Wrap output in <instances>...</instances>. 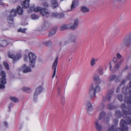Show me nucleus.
Masks as SVG:
<instances>
[{
    "instance_id": "obj_1",
    "label": "nucleus",
    "mask_w": 131,
    "mask_h": 131,
    "mask_svg": "<svg viewBox=\"0 0 131 131\" xmlns=\"http://www.w3.org/2000/svg\"><path fill=\"white\" fill-rule=\"evenodd\" d=\"M123 92L126 95L124 104L121 106L122 109L123 116L125 118V121L122 119L120 123L121 128H117V131H128V128L127 125H131V107L128 109L127 112L125 110L128 108L131 105V90L129 93H127L129 90H122Z\"/></svg>"
},
{
    "instance_id": "obj_2",
    "label": "nucleus",
    "mask_w": 131,
    "mask_h": 131,
    "mask_svg": "<svg viewBox=\"0 0 131 131\" xmlns=\"http://www.w3.org/2000/svg\"><path fill=\"white\" fill-rule=\"evenodd\" d=\"M34 6L35 5H34L30 7V11L33 10L36 12H40V14L45 17H47L50 16V14L48 10L39 7H37L34 8Z\"/></svg>"
},
{
    "instance_id": "obj_3",
    "label": "nucleus",
    "mask_w": 131,
    "mask_h": 131,
    "mask_svg": "<svg viewBox=\"0 0 131 131\" xmlns=\"http://www.w3.org/2000/svg\"><path fill=\"white\" fill-rule=\"evenodd\" d=\"M100 88L99 85L92 83L89 88V95L92 99H93L95 97L96 92L100 91Z\"/></svg>"
},
{
    "instance_id": "obj_4",
    "label": "nucleus",
    "mask_w": 131,
    "mask_h": 131,
    "mask_svg": "<svg viewBox=\"0 0 131 131\" xmlns=\"http://www.w3.org/2000/svg\"><path fill=\"white\" fill-rule=\"evenodd\" d=\"M0 76L1 78L0 79V89H4L5 88V85L6 83V75L4 71H2L0 73Z\"/></svg>"
},
{
    "instance_id": "obj_5",
    "label": "nucleus",
    "mask_w": 131,
    "mask_h": 131,
    "mask_svg": "<svg viewBox=\"0 0 131 131\" xmlns=\"http://www.w3.org/2000/svg\"><path fill=\"white\" fill-rule=\"evenodd\" d=\"M28 57L30 60V66L31 68H34L36 58V55L30 52L28 54Z\"/></svg>"
},
{
    "instance_id": "obj_6",
    "label": "nucleus",
    "mask_w": 131,
    "mask_h": 131,
    "mask_svg": "<svg viewBox=\"0 0 131 131\" xmlns=\"http://www.w3.org/2000/svg\"><path fill=\"white\" fill-rule=\"evenodd\" d=\"M112 93L113 92H108L106 96L103 97V102L101 103L100 104V108H102L104 107L105 105L104 102H106L107 101H110Z\"/></svg>"
},
{
    "instance_id": "obj_7",
    "label": "nucleus",
    "mask_w": 131,
    "mask_h": 131,
    "mask_svg": "<svg viewBox=\"0 0 131 131\" xmlns=\"http://www.w3.org/2000/svg\"><path fill=\"white\" fill-rule=\"evenodd\" d=\"M131 43V40L129 37H126L123 40L119 46L120 48H123L125 46H128Z\"/></svg>"
},
{
    "instance_id": "obj_8",
    "label": "nucleus",
    "mask_w": 131,
    "mask_h": 131,
    "mask_svg": "<svg viewBox=\"0 0 131 131\" xmlns=\"http://www.w3.org/2000/svg\"><path fill=\"white\" fill-rule=\"evenodd\" d=\"M86 106L88 114L90 115H93L94 113V111L91 103L89 101L87 102Z\"/></svg>"
},
{
    "instance_id": "obj_9",
    "label": "nucleus",
    "mask_w": 131,
    "mask_h": 131,
    "mask_svg": "<svg viewBox=\"0 0 131 131\" xmlns=\"http://www.w3.org/2000/svg\"><path fill=\"white\" fill-rule=\"evenodd\" d=\"M18 70L19 71H22L24 73L30 72L31 71L30 67L29 66H27L26 64L23 65Z\"/></svg>"
},
{
    "instance_id": "obj_10",
    "label": "nucleus",
    "mask_w": 131,
    "mask_h": 131,
    "mask_svg": "<svg viewBox=\"0 0 131 131\" xmlns=\"http://www.w3.org/2000/svg\"><path fill=\"white\" fill-rule=\"evenodd\" d=\"M17 14L16 10L13 9L10 12V15L8 18V22L10 24L12 23L13 19V17L16 16Z\"/></svg>"
},
{
    "instance_id": "obj_11",
    "label": "nucleus",
    "mask_w": 131,
    "mask_h": 131,
    "mask_svg": "<svg viewBox=\"0 0 131 131\" xmlns=\"http://www.w3.org/2000/svg\"><path fill=\"white\" fill-rule=\"evenodd\" d=\"M79 20L78 18L75 19L74 20L73 24H69V28L71 29L74 30L76 29L78 27L79 24Z\"/></svg>"
},
{
    "instance_id": "obj_12",
    "label": "nucleus",
    "mask_w": 131,
    "mask_h": 131,
    "mask_svg": "<svg viewBox=\"0 0 131 131\" xmlns=\"http://www.w3.org/2000/svg\"><path fill=\"white\" fill-rule=\"evenodd\" d=\"M57 92L58 94V96L60 97L61 103L63 105L64 104L65 101V98L64 95L61 93V89L59 87H58L57 89Z\"/></svg>"
},
{
    "instance_id": "obj_13",
    "label": "nucleus",
    "mask_w": 131,
    "mask_h": 131,
    "mask_svg": "<svg viewBox=\"0 0 131 131\" xmlns=\"http://www.w3.org/2000/svg\"><path fill=\"white\" fill-rule=\"evenodd\" d=\"M8 56L10 58L13 59V62L14 63L18 60L21 57V56L20 54H18L16 56H15L14 54L10 53H9Z\"/></svg>"
},
{
    "instance_id": "obj_14",
    "label": "nucleus",
    "mask_w": 131,
    "mask_h": 131,
    "mask_svg": "<svg viewBox=\"0 0 131 131\" xmlns=\"http://www.w3.org/2000/svg\"><path fill=\"white\" fill-rule=\"evenodd\" d=\"M58 61V58L57 57L55 59L52 66V69L53 70V74L52 76V78H53L54 77L56 74V67L57 65Z\"/></svg>"
},
{
    "instance_id": "obj_15",
    "label": "nucleus",
    "mask_w": 131,
    "mask_h": 131,
    "mask_svg": "<svg viewBox=\"0 0 131 131\" xmlns=\"http://www.w3.org/2000/svg\"><path fill=\"white\" fill-rule=\"evenodd\" d=\"M64 15L63 14L61 13L59 14L57 12H54L52 13L51 16L52 17H54L58 18H60L63 17Z\"/></svg>"
},
{
    "instance_id": "obj_16",
    "label": "nucleus",
    "mask_w": 131,
    "mask_h": 131,
    "mask_svg": "<svg viewBox=\"0 0 131 131\" xmlns=\"http://www.w3.org/2000/svg\"><path fill=\"white\" fill-rule=\"evenodd\" d=\"M29 1L30 0H25L22 3L21 6L23 8H27L29 7Z\"/></svg>"
},
{
    "instance_id": "obj_17",
    "label": "nucleus",
    "mask_w": 131,
    "mask_h": 131,
    "mask_svg": "<svg viewBox=\"0 0 131 131\" xmlns=\"http://www.w3.org/2000/svg\"><path fill=\"white\" fill-rule=\"evenodd\" d=\"M78 2L77 1L74 0L72 1V4L71 5L70 11L73 10L75 8V7L77 5Z\"/></svg>"
},
{
    "instance_id": "obj_18",
    "label": "nucleus",
    "mask_w": 131,
    "mask_h": 131,
    "mask_svg": "<svg viewBox=\"0 0 131 131\" xmlns=\"http://www.w3.org/2000/svg\"><path fill=\"white\" fill-rule=\"evenodd\" d=\"M43 90V89L42 86H39L38 87L36 90V92L34 94V97H35L37 95L39 94Z\"/></svg>"
},
{
    "instance_id": "obj_19",
    "label": "nucleus",
    "mask_w": 131,
    "mask_h": 131,
    "mask_svg": "<svg viewBox=\"0 0 131 131\" xmlns=\"http://www.w3.org/2000/svg\"><path fill=\"white\" fill-rule=\"evenodd\" d=\"M93 79L94 81L96 82L101 81L99 76L96 73H95L93 77Z\"/></svg>"
},
{
    "instance_id": "obj_20",
    "label": "nucleus",
    "mask_w": 131,
    "mask_h": 131,
    "mask_svg": "<svg viewBox=\"0 0 131 131\" xmlns=\"http://www.w3.org/2000/svg\"><path fill=\"white\" fill-rule=\"evenodd\" d=\"M95 126L97 130L99 131L101 130L102 128L101 125L99 124V122L98 120L96 121L95 122Z\"/></svg>"
},
{
    "instance_id": "obj_21",
    "label": "nucleus",
    "mask_w": 131,
    "mask_h": 131,
    "mask_svg": "<svg viewBox=\"0 0 131 131\" xmlns=\"http://www.w3.org/2000/svg\"><path fill=\"white\" fill-rule=\"evenodd\" d=\"M98 60V59L97 58H92L90 61V65L91 66L93 67L95 66L96 64V62Z\"/></svg>"
},
{
    "instance_id": "obj_22",
    "label": "nucleus",
    "mask_w": 131,
    "mask_h": 131,
    "mask_svg": "<svg viewBox=\"0 0 131 131\" xmlns=\"http://www.w3.org/2000/svg\"><path fill=\"white\" fill-rule=\"evenodd\" d=\"M52 6L53 8H55L58 6V4L56 0H51Z\"/></svg>"
},
{
    "instance_id": "obj_23",
    "label": "nucleus",
    "mask_w": 131,
    "mask_h": 131,
    "mask_svg": "<svg viewBox=\"0 0 131 131\" xmlns=\"http://www.w3.org/2000/svg\"><path fill=\"white\" fill-rule=\"evenodd\" d=\"M16 10L17 14L18 13L19 15L22 14L23 13V10L20 6H18Z\"/></svg>"
},
{
    "instance_id": "obj_24",
    "label": "nucleus",
    "mask_w": 131,
    "mask_h": 131,
    "mask_svg": "<svg viewBox=\"0 0 131 131\" xmlns=\"http://www.w3.org/2000/svg\"><path fill=\"white\" fill-rule=\"evenodd\" d=\"M118 79V77L115 75H111L109 78V81H111L116 80Z\"/></svg>"
},
{
    "instance_id": "obj_25",
    "label": "nucleus",
    "mask_w": 131,
    "mask_h": 131,
    "mask_svg": "<svg viewBox=\"0 0 131 131\" xmlns=\"http://www.w3.org/2000/svg\"><path fill=\"white\" fill-rule=\"evenodd\" d=\"M81 10L84 13L88 12L89 10V9L88 7L85 6H83L81 7Z\"/></svg>"
},
{
    "instance_id": "obj_26",
    "label": "nucleus",
    "mask_w": 131,
    "mask_h": 131,
    "mask_svg": "<svg viewBox=\"0 0 131 131\" xmlns=\"http://www.w3.org/2000/svg\"><path fill=\"white\" fill-rule=\"evenodd\" d=\"M124 58H122L121 60L118 62V64H116L115 66V67L116 68H118L119 67V66L121 65L124 61Z\"/></svg>"
},
{
    "instance_id": "obj_27",
    "label": "nucleus",
    "mask_w": 131,
    "mask_h": 131,
    "mask_svg": "<svg viewBox=\"0 0 131 131\" xmlns=\"http://www.w3.org/2000/svg\"><path fill=\"white\" fill-rule=\"evenodd\" d=\"M23 90L26 92L29 93L31 91V90L30 88L26 87H24L23 88Z\"/></svg>"
},
{
    "instance_id": "obj_28",
    "label": "nucleus",
    "mask_w": 131,
    "mask_h": 131,
    "mask_svg": "<svg viewBox=\"0 0 131 131\" xmlns=\"http://www.w3.org/2000/svg\"><path fill=\"white\" fill-rule=\"evenodd\" d=\"M105 115V112L104 111H102L100 114L99 119L100 120L104 118Z\"/></svg>"
},
{
    "instance_id": "obj_29",
    "label": "nucleus",
    "mask_w": 131,
    "mask_h": 131,
    "mask_svg": "<svg viewBox=\"0 0 131 131\" xmlns=\"http://www.w3.org/2000/svg\"><path fill=\"white\" fill-rule=\"evenodd\" d=\"M69 28V25H63L61 26L60 30H64Z\"/></svg>"
},
{
    "instance_id": "obj_30",
    "label": "nucleus",
    "mask_w": 131,
    "mask_h": 131,
    "mask_svg": "<svg viewBox=\"0 0 131 131\" xmlns=\"http://www.w3.org/2000/svg\"><path fill=\"white\" fill-rule=\"evenodd\" d=\"M97 72L100 75H102L103 74V70L102 68H98L97 70Z\"/></svg>"
},
{
    "instance_id": "obj_31",
    "label": "nucleus",
    "mask_w": 131,
    "mask_h": 131,
    "mask_svg": "<svg viewBox=\"0 0 131 131\" xmlns=\"http://www.w3.org/2000/svg\"><path fill=\"white\" fill-rule=\"evenodd\" d=\"M56 32V30L55 29L51 30L49 32V36H51L53 35Z\"/></svg>"
},
{
    "instance_id": "obj_32",
    "label": "nucleus",
    "mask_w": 131,
    "mask_h": 131,
    "mask_svg": "<svg viewBox=\"0 0 131 131\" xmlns=\"http://www.w3.org/2000/svg\"><path fill=\"white\" fill-rule=\"evenodd\" d=\"M10 99L13 101L15 103H17L19 101L18 100L17 98L14 97H10Z\"/></svg>"
},
{
    "instance_id": "obj_33",
    "label": "nucleus",
    "mask_w": 131,
    "mask_h": 131,
    "mask_svg": "<svg viewBox=\"0 0 131 131\" xmlns=\"http://www.w3.org/2000/svg\"><path fill=\"white\" fill-rule=\"evenodd\" d=\"M32 19L34 20H36L39 18V17L35 14H33L31 15Z\"/></svg>"
},
{
    "instance_id": "obj_34",
    "label": "nucleus",
    "mask_w": 131,
    "mask_h": 131,
    "mask_svg": "<svg viewBox=\"0 0 131 131\" xmlns=\"http://www.w3.org/2000/svg\"><path fill=\"white\" fill-rule=\"evenodd\" d=\"M4 66L7 70H8L9 69V66L8 64L6 62H4L3 63Z\"/></svg>"
},
{
    "instance_id": "obj_35",
    "label": "nucleus",
    "mask_w": 131,
    "mask_h": 131,
    "mask_svg": "<svg viewBox=\"0 0 131 131\" xmlns=\"http://www.w3.org/2000/svg\"><path fill=\"white\" fill-rule=\"evenodd\" d=\"M116 115L118 117H120L121 116V114L119 111L117 110L116 112Z\"/></svg>"
},
{
    "instance_id": "obj_36",
    "label": "nucleus",
    "mask_w": 131,
    "mask_h": 131,
    "mask_svg": "<svg viewBox=\"0 0 131 131\" xmlns=\"http://www.w3.org/2000/svg\"><path fill=\"white\" fill-rule=\"evenodd\" d=\"M3 124L4 126L6 128H7L9 126V125L8 122L6 121H4L3 123Z\"/></svg>"
},
{
    "instance_id": "obj_37",
    "label": "nucleus",
    "mask_w": 131,
    "mask_h": 131,
    "mask_svg": "<svg viewBox=\"0 0 131 131\" xmlns=\"http://www.w3.org/2000/svg\"><path fill=\"white\" fill-rule=\"evenodd\" d=\"M26 29L20 28L18 30V32H21L22 33H25V32Z\"/></svg>"
},
{
    "instance_id": "obj_38",
    "label": "nucleus",
    "mask_w": 131,
    "mask_h": 131,
    "mask_svg": "<svg viewBox=\"0 0 131 131\" xmlns=\"http://www.w3.org/2000/svg\"><path fill=\"white\" fill-rule=\"evenodd\" d=\"M114 108V107L112 104H109L107 106V108L109 109H112Z\"/></svg>"
},
{
    "instance_id": "obj_39",
    "label": "nucleus",
    "mask_w": 131,
    "mask_h": 131,
    "mask_svg": "<svg viewBox=\"0 0 131 131\" xmlns=\"http://www.w3.org/2000/svg\"><path fill=\"white\" fill-rule=\"evenodd\" d=\"M8 44L7 42L6 41H3L2 42V45L1 46L3 47H5Z\"/></svg>"
},
{
    "instance_id": "obj_40",
    "label": "nucleus",
    "mask_w": 131,
    "mask_h": 131,
    "mask_svg": "<svg viewBox=\"0 0 131 131\" xmlns=\"http://www.w3.org/2000/svg\"><path fill=\"white\" fill-rule=\"evenodd\" d=\"M116 56L117 59H121L122 57V56L119 53H118L117 54Z\"/></svg>"
},
{
    "instance_id": "obj_41",
    "label": "nucleus",
    "mask_w": 131,
    "mask_h": 131,
    "mask_svg": "<svg viewBox=\"0 0 131 131\" xmlns=\"http://www.w3.org/2000/svg\"><path fill=\"white\" fill-rule=\"evenodd\" d=\"M118 99L119 101L121 102L122 101V95H119L118 96Z\"/></svg>"
},
{
    "instance_id": "obj_42",
    "label": "nucleus",
    "mask_w": 131,
    "mask_h": 131,
    "mask_svg": "<svg viewBox=\"0 0 131 131\" xmlns=\"http://www.w3.org/2000/svg\"><path fill=\"white\" fill-rule=\"evenodd\" d=\"M70 39H71V41L72 42H75L76 40V38L72 37V38H70Z\"/></svg>"
},
{
    "instance_id": "obj_43",
    "label": "nucleus",
    "mask_w": 131,
    "mask_h": 131,
    "mask_svg": "<svg viewBox=\"0 0 131 131\" xmlns=\"http://www.w3.org/2000/svg\"><path fill=\"white\" fill-rule=\"evenodd\" d=\"M117 60L116 57H114L113 59V61L115 63H116L117 62Z\"/></svg>"
},
{
    "instance_id": "obj_44",
    "label": "nucleus",
    "mask_w": 131,
    "mask_h": 131,
    "mask_svg": "<svg viewBox=\"0 0 131 131\" xmlns=\"http://www.w3.org/2000/svg\"><path fill=\"white\" fill-rule=\"evenodd\" d=\"M109 118L108 117H106L104 118V120L105 121H109Z\"/></svg>"
},
{
    "instance_id": "obj_45",
    "label": "nucleus",
    "mask_w": 131,
    "mask_h": 131,
    "mask_svg": "<svg viewBox=\"0 0 131 131\" xmlns=\"http://www.w3.org/2000/svg\"><path fill=\"white\" fill-rule=\"evenodd\" d=\"M43 5L45 7H47L48 6V4L45 2L43 4Z\"/></svg>"
},
{
    "instance_id": "obj_46",
    "label": "nucleus",
    "mask_w": 131,
    "mask_h": 131,
    "mask_svg": "<svg viewBox=\"0 0 131 131\" xmlns=\"http://www.w3.org/2000/svg\"><path fill=\"white\" fill-rule=\"evenodd\" d=\"M113 122L115 123L116 124H117L118 123V121L117 119H115L114 120Z\"/></svg>"
},
{
    "instance_id": "obj_47",
    "label": "nucleus",
    "mask_w": 131,
    "mask_h": 131,
    "mask_svg": "<svg viewBox=\"0 0 131 131\" xmlns=\"http://www.w3.org/2000/svg\"><path fill=\"white\" fill-rule=\"evenodd\" d=\"M121 85H120L118 88H117V90H116V92H119V90L120 89V88L121 87Z\"/></svg>"
},
{
    "instance_id": "obj_48",
    "label": "nucleus",
    "mask_w": 131,
    "mask_h": 131,
    "mask_svg": "<svg viewBox=\"0 0 131 131\" xmlns=\"http://www.w3.org/2000/svg\"><path fill=\"white\" fill-rule=\"evenodd\" d=\"M109 66H110V70H112V65L111 63L110 62L109 64Z\"/></svg>"
},
{
    "instance_id": "obj_49",
    "label": "nucleus",
    "mask_w": 131,
    "mask_h": 131,
    "mask_svg": "<svg viewBox=\"0 0 131 131\" xmlns=\"http://www.w3.org/2000/svg\"><path fill=\"white\" fill-rule=\"evenodd\" d=\"M129 74L128 76L127 77V79H130V77H131V75Z\"/></svg>"
},
{
    "instance_id": "obj_50",
    "label": "nucleus",
    "mask_w": 131,
    "mask_h": 131,
    "mask_svg": "<svg viewBox=\"0 0 131 131\" xmlns=\"http://www.w3.org/2000/svg\"><path fill=\"white\" fill-rule=\"evenodd\" d=\"M125 82V80H123L122 82V84H124Z\"/></svg>"
},
{
    "instance_id": "obj_51",
    "label": "nucleus",
    "mask_w": 131,
    "mask_h": 131,
    "mask_svg": "<svg viewBox=\"0 0 131 131\" xmlns=\"http://www.w3.org/2000/svg\"><path fill=\"white\" fill-rule=\"evenodd\" d=\"M27 56H25L24 58V60L25 61H27Z\"/></svg>"
},
{
    "instance_id": "obj_52",
    "label": "nucleus",
    "mask_w": 131,
    "mask_h": 131,
    "mask_svg": "<svg viewBox=\"0 0 131 131\" xmlns=\"http://www.w3.org/2000/svg\"><path fill=\"white\" fill-rule=\"evenodd\" d=\"M129 85L130 87V88H131V81H130V82L129 83Z\"/></svg>"
},
{
    "instance_id": "obj_53",
    "label": "nucleus",
    "mask_w": 131,
    "mask_h": 131,
    "mask_svg": "<svg viewBox=\"0 0 131 131\" xmlns=\"http://www.w3.org/2000/svg\"><path fill=\"white\" fill-rule=\"evenodd\" d=\"M45 26H47V25H48V23H46L45 24Z\"/></svg>"
},
{
    "instance_id": "obj_54",
    "label": "nucleus",
    "mask_w": 131,
    "mask_h": 131,
    "mask_svg": "<svg viewBox=\"0 0 131 131\" xmlns=\"http://www.w3.org/2000/svg\"><path fill=\"white\" fill-rule=\"evenodd\" d=\"M115 0V1H122L123 0Z\"/></svg>"
},
{
    "instance_id": "obj_55",
    "label": "nucleus",
    "mask_w": 131,
    "mask_h": 131,
    "mask_svg": "<svg viewBox=\"0 0 131 131\" xmlns=\"http://www.w3.org/2000/svg\"><path fill=\"white\" fill-rule=\"evenodd\" d=\"M12 106H11V105H10L9 106V108L10 109Z\"/></svg>"
},
{
    "instance_id": "obj_56",
    "label": "nucleus",
    "mask_w": 131,
    "mask_h": 131,
    "mask_svg": "<svg viewBox=\"0 0 131 131\" xmlns=\"http://www.w3.org/2000/svg\"><path fill=\"white\" fill-rule=\"evenodd\" d=\"M49 43H46V45H48L49 44Z\"/></svg>"
},
{
    "instance_id": "obj_57",
    "label": "nucleus",
    "mask_w": 131,
    "mask_h": 131,
    "mask_svg": "<svg viewBox=\"0 0 131 131\" xmlns=\"http://www.w3.org/2000/svg\"><path fill=\"white\" fill-rule=\"evenodd\" d=\"M70 59H69V60H68L69 61H70Z\"/></svg>"
},
{
    "instance_id": "obj_58",
    "label": "nucleus",
    "mask_w": 131,
    "mask_h": 131,
    "mask_svg": "<svg viewBox=\"0 0 131 131\" xmlns=\"http://www.w3.org/2000/svg\"><path fill=\"white\" fill-rule=\"evenodd\" d=\"M49 43H50V42H51V41H49Z\"/></svg>"
}]
</instances>
